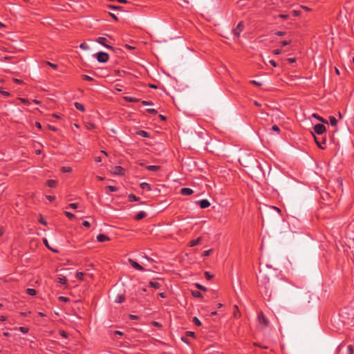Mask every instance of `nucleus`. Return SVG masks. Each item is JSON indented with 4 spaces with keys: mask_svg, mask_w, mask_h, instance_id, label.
Returning a JSON list of instances; mask_svg holds the SVG:
<instances>
[{
    "mask_svg": "<svg viewBox=\"0 0 354 354\" xmlns=\"http://www.w3.org/2000/svg\"><path fill=\"white\" fill-rule=\"evenodd\" d=\"M96 58L99 62L104 63L109 59V55L104 52H100L96 53Z\"/></svg>",
    "mask_w": 354,
    "mask_h": 354,
    "instance_id": "obj_1",
    "label": "nucleus"
},
{
    "mask_svg": "<svg viewBox=\"0 0 354 354\" xmlns=\"http://www.w3.org/2000/svg\"><path fill=\"white\" fill-rule=\"evenodd\" d=\"M258 319L261 324H262L264 327H267L269 324L268 319L263 315V313H259L258 315Z\"/></svg>",
    "mask_w": 354,
    "mask_h": 354,
    "instance_id": "obj_2",
    "label": "nucleus"
},
{
    "mask_svg": "<svg viewBox=\"0 0 354 354\" xmlns=\"http://www.w3.org/2000/svg\"><path fill=\"white\" fill-rule=\"evenodd\" d=\"M243 30V22H239L236 27L233 30V33L235 36L239 37Z\"/></svg>",
    "mask_w": 354,
    "mask_h": 354,
    "instance_id": "obj_3",
    "label": "nucleus"
},
{
    "mask_svg": "<svg viewBox=\"0 0 354 354\" xmlns=\"http://www.w3.org/2000/svg\"><path fill=\"white\" fill-rule=\"evenodd\" d=\"M314 131L316 133L321 135L326 131V127L321 124H317L314 127Z\"/></svg>",
    "mask_w": 354,
    "mask_h": 354,
    "instance_id": "obj_4",
    "label": "nucleus"
},
{
    "mask_svg": "<svg viewBox=\"0 0 354 354\" xmlns=\"http://www.w3.org/2000/svg\"><path fill=\"white\" fill-rule=\"evenodd\" d=\"M129 262L134 268L139 270H144V268L140 265H139L137 262H136L135 261L130 259H129Z\"/></svg>",
    "mask_w": 354,
    "mask_h": 354,
    "instance_id": "obj_5",
    "label": "nucleus"
},
{
    "mask_svg": "<svg viewBox=\"0 0 354 354\" xmlns=\"http://www.w3.org/2000/svg\"><path fill=\"white\" fill-rule=\"evenodd\" d=\"M123 168L120 166H116L113 168V173L116 175H122L123 174Z\"/></svg>",
    "mask_w": 354,
    "mask_h": 354,
    "instance_id": "obj_6",
    "label": "nucleus"
},
{
    "mask_svg": "<svg viewBox=\"0 0 354 354\" xmlns=\"http://www.w3.org/2000/svg\"><path fill=\"white\" fill-rule=\"evenodd\" d=\"M200 207L203 209L208 207L210 205V203L207 199H203L199 202Z\"/></svg>",
    "mask_w": 354,
    "mask_h": 354,
    "instance_id": "obj_7",
    "label": "nucleus"
},
{
    "mask_svg": "<svg viewBox=\"0 0 354 354\" xmlns=\"http://www.w3.org/2000/svg\"><path fill=\"white\" fill-rule=\"evenodd\" d=\"M193 190L190 188H183L180 190V193L183 195H191L193 194Z\"/></svg>",
    "mask_w": 354,
    "mask_h": 354,
    "instance_id": "obj_8",
    "label": "nucleus"
},
{
    "mask_svg": "<svg viewBox=\"0 0 354 354\" xmlns=\"http://www.w3.org/2000/svg\"><path fill=\"white\" fill-rule=\"evenodd\" d=\"M125 299L124 295H116L115 298L114 299L115 302L116 303H122Z\"/></svg>",
    "mask_w": 354,
    "mask_h": 354,
    "instance_id": "obj_9",
    "label": "nucleus"
},
{
    "mask_svg": "<svg viewBox=\"0 0 354 354\" xmlns=\"http://www.w3.org/2000/svg\"><path fill=\"white\" fill-rule=\"evenodd\" d=\"M96 41H97V42L104 45L106 48L112 49L111 46L104 44V41H106V38L105 37H98Z\"/></svg>",
    "mask_w": 354,
    "mask_h": 354,
    "instance_id": "obj_10",
    "label": "nucleus"
},
{
    "mask_svg": "<svg viewBox=\"0 0 354 354\" xmlns=\"http://www.w3.org/2000/svg\"><path fill=\"white\" fill-rule=\"evenodd\" d=\"M97 240L99 242H104V241H109V238L107 236L104 235V234H99L97 236Z\"/></svg>",
    "mask_w": 354,
    "mask_h": 354,
    "instance_id": "obj_11",
    "label": "nucleus"
},
{
    "mask_svg": "<svg viewBox=\"0 0 354 354\" xmlns=\"http://www.w3.org/2000/svg\"><path fill=\"white\" fill-rule=\"evenodd\" d=\"M201 241V237H198V239H196V240H193V241H192L189 243V245L190 247H194V246H195V245H198V244L200 243Z\"/></svg>",
    "mask_w": 354,
    "mask_h": 354,
    "instance_id": "obj_12",
    "label": "nucleus"
},
{
    "mask_svg": "<svg viewBox=\"0 0 354 354\" xmlns=\"http://www.w3.org/2000/svg\"><path fill=\"white\" fill-rule=\"evenodd\" d=\"M147 169L149 171H156L160 169V167L158 165H149L147 166Z\"/></svg>",
    "mask_w": 354,
    "mask_h": 354,
    "instance_id": "obj_13",
    "label": "nucleus"
},
{
    "mask_svg": "<svg viewBox=\"0 0 354 354\" xmlns=\"http://www.w3.org/2000/svg\"><path fill=\"white\" fill-rule=\"evenodd\" d=\"M146 216V213L145 212H140L135 217L136 220H140Z\"/></svg>",
    "mask_w": 354,
    "mask_h": 354,
    "instance_id": "obj_14",
    "label": "nucleus"
},
{
    "mask_svg": "<svg viewBox=\"0 0 354 354\" xmlns=\"http://www.w3.org/2000/svg\"><path fill=\"white\" fill-rule=\"evenodd\" d=\"M140 187L142 189H147V190H150L151 189L150 185L148 183H142L140 184Z\"/></svg>",
    "mask_w": 354,
    "mask_h": 354,
    "instance_id": "obj_15",
    "label": "nucleus"
},
{
    "mask_svg": "<svg viewBox=\"0 0 354 354\" xmlns=\"http://www.w3.org/2000/svg\"><path fill=\"white\" fill-rule=\"evenodd\" d=\"M75 106L77 109L81 111H84V106L79 103V102H75Z\"/></svg>",
    "mask_w": 354,
    "mask_h": 354,
    "instance_id": "obj_16",
    "label": "nucleus"
},
{
    "mask_svg": "<svg viewBox=\"0 0 354 354\" xmlns=\"http://www.w3.org/2000/svg\"><path fill=\"white\" fill-rule=\"evenodd\" d=\"M313 116L314 118H315L317 120H318L319 121H320V122H324V123H326V124L328 123V122H327L326 120H324V118H322V117L319 116V115H318L317 114H316V113H314V114L313 115Z\"/></svg>",
    "mask_w": 354,
    "mask_h": 354,
    "instance_id": "obj_17",
    "label": "nucleus"
},
{
    "mask_svg": "<svg viewBox=\"0 0 354 354\" xmlns=\"http://www.w3.org/2000/svg\"><path fill=\"white\" fill-rule=\"evenodd\" d=\"M124 99L126 100V101H128V102H138L139 100L137 99V98H134V97H124Z\"/></svg>",
    "mask_w": 354,
    "mask_h": 354,
    "instance_id": "obj_18",
    "label": "nucleus"
},
{
    "mask_svg": "<svg viewBox=\"0 0 354 354\" xmlns=\"http://www.w3.org/2000/svg\"><path fill=\"white\" fill-rule=\"evenodd\" d=\"M329 120H330V123L332 126H335L337 124V121L335 117L330 116Z\"/></svg>",
    "mask_w": 354,
    "mask_h": 354,
    "instance_id": "obj_19",
    "label": "nucleus"
},
{
    "mask_svg": "<svg viewBox=\"0 0 354 354\" xmlns=\"http://www.w3.org/2000/svg\"><path fill=\"white\" fill-rule=\"evenodd\" d=\"M138 134L142 137H145V138L149 137V133H147V131H140L138 132Z\"/></svg>",
    "mask_w": 354,
    "mask_h": 354,
    "instance_id": "obj_20",
    "label": "nucleus"
},
{
    "mask_svg": "<svg viewBox=\"0 0 354 354\" xmlns=\"http://www.w3.org/2000/svg\"><path fill=\"white\" fill-rule=\"evenodd\" d=\"M47 185L48 187H53L55 186L56 185V181L54 180H49L48 182H47Z\"/></svg>",
    "mask_w": 354,
    "mask_h": 354,
    "instance_id": "obj_21",
    "label": "nucleus"
},
{
    "mask_svg": "<svg viewBox=\"0 0 354 354\" xmlns=\"http://www.w3.org/2000/svg\"><path fill=\"white\" fill-rule=\"evenodd\" d=\"M129 198L130 201H138L140 200V198L137 196H136L134 194H130L129 196Z\"/></svg>",
    "mask_w": 354,
    "mask_h": 354,
    "instance_id": "obj_22",
    "label": "nucleus"
},
{
    "mask_svg": "<svg viewBox=\"0 0 354 354\" xmlns=\"http://www.w3.org/2000/svg\"><path fill=\"white\" fill-rule=\"evenodd\" d=\"M192 294L195 297H198V298L202 297L201 293L200 292H198V291L194 290V291L192 292Z\"/></svg>",
    "mask_w": 354,
    "mask_h": 354,
    "instance_id": "obj_23",
    "label": "nucleus"
},
{
    "mask_svg": "<svg viewBox=\"0 0 354 354\" xmlns=\"http://www.w3.org/2000/svg\"><path fill=\"white\" fill-rule=\"evenodd\" d=\"M149 285L151 287L154 288H158L160 287V284L158 282L151 281Z\"/></svg>",
    "mask_w": 354,
    "mask_h": 354,
    "instance_id": "obj_24",
    "label": "nucleus"
},
{
    "mask_svg": "<svg viewBox=\"0 0 354 354\" xmlns=\"http://www.w3.org/2000/svg\"><path fill=\"white\" fill-rule=\"evenodd\" d=\"M26 292L30 295H35L36 294L35 290L32 288H28Z\"/></svg>",
    "mask_w": 354,
    "mask_h": 354,
    "instance_id": "obj_25",
    "label": "nucleus"
},
{
    "mask_svg": "<svg viewBox=\"0 0 354 354\" xmlns=\"http://www.w3.org/2000/svg\"><path fill=\"white\" fill-rule=\"evenodd\" d=\"M57 281L60 283L65 284L66 283V279L65 277H58Z\"/></svg>",
    "mask_w": 354,
    "mask_h": 354,
    "instance_id": "obj_26",
    "label": "nucleus"
},
{
    "mask_svg": "<svg viewBox=\"0 0 354 354\" xmlns=\"http://www.w3.org/2000/svg\"><path fill=\"white\" fill-rule=\"evenodd\" d=\"M195 286L203 291H207V288L199 283H196Z\"/></svg>",
    "mask_w": 354,
    "mask_h": 354,
    "instance_id": "obj_27",
    "label": "nucleus"
},
{
    "mask_svg": "<svg viewBox=\"0 0 354 354\" xmlns=\"http://www.w3.org/2000/svg\"><path fill=\"white\" fill-rule=\"evenodd\" d=\"M193 322L197 326L201 325V321L196 317L193 318Z\"/></svg>",
    "mask_w": 354,
    "mask_h": 354,
    "instance_id": "obj_28",
    "label": "nucleus"
},
{
    "mask_svg": "<svg viewBox=\"0 0 354 354\" xmlns=\"http://www.w3.org/2000/svg\"><path fill=\"white\" fill-rule=\"evenodd\" d=\"M106 189H109L110 192H116L118 190V188L113 186H107Z\"/></svg>",
    "mask_w": 354,
    "mask_h": 354,
    "instance_id": "obj_29",
    "label": "nucleus"
},
{
    "mask_svg": "<svg viewBox=\"0 0 354 354\" xmlns=\"http://www.w3.org/2000/svg\"><path fill=\"white\" fill-rule=\"evenodd\" d=\"M80 47L83 50H87L89 48L88 46L85 43L81 44Z\"/></svg>",
    "mask_w": 354,
    "mask_h": 354,
    "instance_id": "obj_30",
    "label": "nucleus"
},
{
    "mask_svg": "<svg viewBox=\"0 0 354 354\" xmlns=\"http://www.w3.org/2000/svg\"><path fill=\"white\" fill-rule=\"evenodd\" d=\"M64 214L69 218H73L75 217L74 214L69 212H65Z\"/></svg>",
    "mask_w": 354,
    "mask_h": 354,
    "instance_id": "obj_31",
    "label": "nucleus"
},
{
    "mask_svg": "<svg viewBox=\"0 0 354 354\" xmlns=\"http://www.w3.org/2000/svg\"><path fill=\"white\" fill-rule=\"evenodd\" d=\"M62 170L63 172H70L71 171V167H63L62 168Z\"/></svg>",
    "mask_w": 354,
    "mask_h": 354,
    "instance_id": "obj_32",
    "label": "nucleus"
},
{
    "mask_svg": "<svg viewBox=\"0 0 354 354\" xmlns=\"http://www.w3.org/2000/svg\"><path fill=\"white\" fill-rule=\"evenodd\" d=\"M83 276H84V273L81 272H77V274H76V277L80 280H82L83 279Z\"/></svg>",
    "mask_w": 354,
    "mask_h": 354,
    "instance_id": "obj_33",
    "label": "nucleus"
},
{
    "mask_svg": "<svg viewBox=\"0 0 354 354\" xmlns=\"http://www.w3.org/2000/svg\"><path fill=\"white\" fill-rule=\"evenodd\" d=\"M205 275L206 279H208V280H210L213 277V275H212L208 272H205Z\"/></svg>",
    "mask_w": 354,
    "mask_h": 354,
    "instance_id": "obj_34",
    "label": "nucleus"
},
{
    "mask_svg": "<svg viewBox=\"0 0 354 354\" xmlns=\"http://www.w3.org/2000/svg\"><path fill=\"white\" fill-rule=\"evenodd\" d=\"M147 111L150 113H152V114H156L157 113V111L154 109H147Z\"/></svg>",
    "mask_w": 354,
    "mask_h": 354,
    "instance_id": "obj_35",
    "label": "nucleus"
},
{
    "mask_svg": "<svg viewBox=\"0 0 354 354\" xmlns=\"http://www.w3.org/2000/svg\"><path fill=\"white\" fill-rule=\"evenodd\" d=\"M59 300H60L62 301L67 302V301H68L69 299L68 297L61 296L59 297Z\"/></svg>",
    "mask_w": 354,
    "mask_h": 354,
    "instance_id": "obj_36",
    "label": "nucleus"
},
{
    "mask_svg": "<svg viewBox=\"0 0 354 354\" xmlns=\"http://www.w3.org/2000/svg\"><path fill=\"white\" fill-rule=\"evenodd\" d=\"M86 127L88 129H92L94 128V125L91 123H86Z\"/></svg>",
    "mask_w": 354,
    "mask_h": 354,
    "instance_id": "obj_37",
    "label": "nucleus"
},
{
    "mask_svg": "<svg viewBox=\"0 0 354 354\" xmlns=\"http://www.w3.org/2000/svg\"><path fill=\"white\" fill-rule=\"evenodd\" d=\"M211 252H212V250H208L205 251L203 254L204 257H207L211 254Z\"/></svg>",
    "mask_w": 354,
    "mask_h": 354,
    "instance_id": "obj_38",
    "label": "nucleus"
},
{
    "mask_svg": "<svg viewBox=\"0 0 354 354\" xmlns=\"http://www.w3.org/2000/svg\"><path fill=\"white\" fill-rule=\"evenodd\" d=\"M234 316H237L238 314H239V309H238V306H234Z\"/></svg>",
    "mask_w": 354,
    "mask_h": 354,
    "instance_id": "obj_39",
    "label": "nucleus"
},
{
    "mask_svg": "<svg viewBox=\"0 0 354 354\" xmlns=\"http://www.w3.org/2000/svg\"><path fill=\"white\" fill-rule=\"evenodd\" d=\"M353 348L351 346H348V351H347V354H353Z\"/></svg>",
    "mask_w": 354,
    "mask_h": 354,
    "instance_id": "obj_40",
    "label": "nucleus"
},
{
    "mask_svg": "<svg viewBox=\"0 0 354 354\" xmlns=\"http://www.w3.org/2000/svg\"><path fill=\"white\" fill-rule=\"evenodd\" d=\"M69 206H70L71 208H73V209H76V208H77V207H78V204H77V203H71V204L69 205Z\"/></svg>",
    "mask_w": 354,
    "mask_h": 354,
    "instance_id": "obj_41",
    "label": "nucleus"
},
{
    "mask_svg": "<svg viewBox=\"0 0 354 354\" xmlns=\"http://www.w3.org/2000/svg\"><path fill=\"white\" fill-rule=\"evenodd\" d=\"M82 77H83V78H84V80H88V81H91V80H93V78H92L91 77H90V76H88V75H83Z\"/></svg>",
    "mask_w": 354,
    "mask_h": 354,
    "instance_id": "obj_42",
    "label": "nucleus"
},
{
    "mask_svg": "<svg viewBox=\"0 0 354 354\" xmlns=\"http://www.w3.org/2000/svg\"><path fill=\"white\" fill-rule=\"evenodd\" d=\"M19 330H20V331H21L22 333H24L28 332V328H26L25 327H20Z\"/></svg>",
    "mask_w": 354,
    "mask_h": 354,
    "instance_id": "obj_43",
    "label": "nucleus"
},
{
    "mask_svg": "<svg viewBox=\"0 0 354 354\" xmlns=\"http://www.w3.org/2000/svg\"><path fill=\"white\" fill-rule=\"evenodd\" d=\"M47 64L55 69L57 68V66L56 64H52L50 62H47Z\"/></svg>",
    "mask_w": 354,
    "mask_h": 354,
    "instance_id": "obj_44",
    "label": "nucleus"
},
{
    "mask_svg": "<svg viewBox=\"0 0 354 354\" xmlns=\"http://www.w3.org/2000/svg\"><path fill=\"white\" fill-rule=\"evenodd\" d=\"M43 242L44 243V245L49 249L50 247L48 245V241L46 239H43Z\"/></svg>",
    "mask_w": 354,
    "mask_h": 354,
    "instance_id": "obj_45",
    "label": "nucleus"
},
{
    "mask_svg": "<svg viewBox=\"0 0 354 354\" xmlns=\"http://www.w3.org/2000/svg\"><path fill=\"white\" fill-rule=\"evenodd\" d=\"M142 104L143 105H145V106H147V105H152V102H148V101H142Z\"/></svg>",
    "mask_w": 354,
    "mask_h": 354,
    "instance_id": "obj_46",
    "label": "nucleus"
},
{
    "mask_svg": "<svg viewBox=\"0 0 354 354\" xmlns=\"http://www.w3.org/2000/svg\"><path fill=\"white\" fill-rule=\"evenodd\" d=\"M272 130L274 131H277L279 132L280 130H279V128L277 126V125H274L272 126Z\"/></svg>",
    "mask_w": 354,
    "mask_h": 354,
    "instance_id": "obj_47",
    "label": "nucleus"
},
{
    "mask_svg": "<svg viewBox=\"0 0 354 354\" xmlns=\"http://www.w3.org/2000/svg\"><path fill=\"white\" fill-rule=\"evenodd\" d=\"M250 82L252 84H253L257 85V86H261V84L260 82H257L255 80H252Z\"/></svg>",
    "mask_w": 354,
    "mask_h": 354,
    "instance_id": "obj_48",
    "label": "nucleus"
},
{
    "mask_svg": "<svg viewBox=\"0 0 354 354\" xmlns=\"http://www.w3.org/2000/svg\"><path fill=\"white\" fill-rule=\"evenodd\" d=\"M315 142H316V143H317V145H318V147H320V148H322V149H323V148H324V147L321 145V143H320V142L317 140V138H316V137H315Z\"/></svg>",
    "mask_w": 354,
    "mask_h": 354,
    "instance_id": "obj_49",
    "label": "nucleus"
},
{
    "mask_svg": "<svg viewBox=\"0 0 354 354\" xmlns=\"http://www.w3.org/2000/svg\"><path fill=\"white\" fill-rule=\"evenodd\" d=\"M152 324L156 327H160L161 324L157 322H153Z\"/></svg>",
    "mask_w": 354,
    "mask_h": 354,
    "instance_id": "obj_50",
    "label": "nucleus"
},
{
    "mask_svg": "<svg viewBox=\"0 0 354 354\" xmlns=\"http://www.w3.org/2000/svg\"><path fill=\"white\" fill-rule=\"evenodd\" d=\"M83 225L85 226V227H89L90 226V223L87 221H85L83 222Z\"/></svg>",
    "mask_w": 354,
    "mask_h": 354,
    "instance_id": "obj_51",
    "label": "nucleus"
},
{
    "mask_svg": "<svg viewBox=\"0 0 354 354\" xmlns=\"http://www.w3.org/2000/svg\"><path fill=\"white\" fill-rule=\"evenodd\" d=\"M39 221L44 225H47V223L46 222V221L44 220V218L41 216L39 218Z\"/></svg>",
    "mask_w": 354,
    "mask_h": 354,
    "instance_id": "obj_52",
    "label": "nucleus"
},
{
    "mask_svg": "<svg viewBox=\"0 0 354 354\" xmlns=\"http://www.w3.org/2000/svg\"><path fill=\"white\" fill-rule=\"evenodd\" d=\"M60 334H61V335H62V337H67V334H66V332H64V330L60 331Z\"/></svg>",
    "mask_w": 354,
    "mask_h": 354,
    "instance_id": "obj_53",
    "label": "nucleus"
},
{
    "mask_svg": "<svg viewBox=\"0 0 354 354\" xmlns=\"http://www.w3.org/2000/svg\"><path fill=\"white\" fill-rule=\"evenodd\" d=\"M290 43V41H282L281 44L282 46H286Z\"/></svg>",
    "mask_w": 354,
    "mask_h": 354,
    "instance_id": "obj_54",
    "label": "nucleus"
},
{
    "mask_svg": "<svg viewBox=\"0 0 354 354\" xmlns=\"http://www.w3.org/2000/svg\"><path fill=\"white\" fill-rule=\"evenodd\" d=\"M270 63L273 66H274V67H276V66H277V63H276L274 60H272V59L270 60Z\"/></svg>",
    "mask_w": 354,
    "mask_h": 354,
    "instance_id": "obj_55",
    "label": "nucleus"
},
{
    "mask_svg": "<svg viewBox=\"0 0 354 354\" xmlns=\"http://www.w3.org/2000/svg\"><path fill=\"white\" fill-rule=\"evenodd\" d=\"M20 100H21L23 103H24V104H28V101L27 100H26V99L20 98Z\"/></svg>",
    "mask_w": 354,
    "mask_h": 354,
    "instance_id": "obj_56",
    "label": "nucleus"
},
{
    "mask_svg": "<svg viewBox=\"0 0 354 354\" xmlns=\"http://www.w3.org/2000/svg\"><path fill=\"white\" fill-rule=\"evenodd\" d=\"M277 35L278 36L281 37V36H283V35H285V32H281V31H279V32H278L277 33Z\"/></svg>",
    "mask_w": 354,
    "mask_h": 354,
    "instance_id": "obj_57",
    "label": "nucleus"
},
{
    "mask_svg": "<svg viewBox=\"0 0 354 354\" xmlns=\"http://www.w3.org/2000/svg\"><path fill=\"white\" fill-rule=\"evenodd\" d=\"M273 53H274V55H279L281 53V50H274L273 51Z\"/></svg>",
    "mask_w": 354,
    "mask_h": 354,
    "instance_id": "obj_58",
    "label": "nucleus"
},
{
    "mask_svg": "<svg viewBox=\"0 0 354 354\" xmlns=\"http://www.w3.org/2000/svg\"><path fill=\"white\" fill-rule=\"evenodd\" d=\"M110 8L111 9H119L120 7L115 6H109Z\"/></svg>",
    "mask_w": 354,
    "mask_h": 354,
    "instance_id": "obj_59",
    "label": "nucleus"
},
{
    "mask_svg": "<svg viewBox=\"0 0 354 354\" xmlns=\"http://www.w3.org/2000/svg\"><path fill=\"white\" fill-rule=\"evenodd\" d=\"M293 14L295 16H298V15H299L300 12L295 10V11H293Z\"/></svg>",
    "mask_w": 354,
    "mask_h": 354,
    "instance_id": "obj_60",
    "label": "nucleus"
},
{
    "mask_svg": "<svg viewBox=\"0 0 354 354\" xmlns=\"http://www.w3.org/2000/svg\"><path fill=\"white\" fill-rule=\"evenodd\" d=\"M2 94L4 95V96H9L10 95V93L6 92V91H2L1 92Z\"/></svg>",
    "mask_w": 354,
    "mask_h": 354,
    "instance_id": "obj_61",
    "label": "nucleus"
},
{
    "mask_svg": "<svg viewBox=\"0 0 354 354\" xmlns=\"http://www.w3.org/2000/svg\"><path fill=\"white\" fill-rule=\"evenodd\" d=\"M46 198L48 199L49 201H53L54 199V197L51 196H46Z\"/></svg>",
    "mask_w": 354,
    "mask_h": 354,
    "instance_id": "obj_62",
    "label": "nucleus"
},
{
    "mask_svg": "<svg viewBox=\"0 0 354 354\" xmlns=\"http://www.w3.org/2000/svg\"><path fill=\"white\" fill-rule=\"evenodd\" d=\"M279 17L282 19H287L288 18V15H280Z\"/></svg>",
    "mask_w": 354,
    "mask_h": 354,
    "instance_id": "obj_63",
    "label": "nucleus"
},
{
    "mask_svg": "<svg viewBox=\"0 0 354 354\" xmlns=\"http://www.w3.org/2000/svg\"><path fill=\"white\" fill-rule=\"evenodd\" d=\"M295 58H289L288 59V61L290 62V63H293L295 62Z\"/></svg>",
    "mask_w": 354,
    "mask_h": 354,
    "instance_id": "obj_64",
    "label": "nucleus"
}]
</instances>
